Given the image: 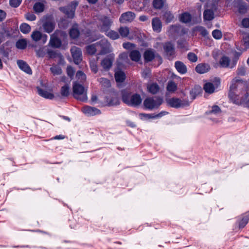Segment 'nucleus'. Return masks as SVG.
I'll return each mask as SVG.
<instances>
[{"mask_svg": "<svg viewBox=\"0 0 249 249\" xmlns=\"http://www.w3.org/2000/svg\"><path fill=\"white\" fill-rule=\"evenodd\" d=\"M36 55L38 57H43L44 56V52L42 49L36 51Z\"/></svg>", "mask_w": 249, "mask_h": 249, "instance_id": "69168bd1", "label": "nucleus"}, {"mask_svg": "<svg viewBox=\"0 0 249 249\" xmlns=\"http://www.w3.org/2000/svg\"><path fill=\"white\" fill-rule=\"evenodd\" d=\"M148 91L151 94H156L160 90V87L157 83H150L147 85Z\"/></svg>", "mask_w": 249, "mask_h": 249, "instance_id": "a878e982", "label": "nucleus"}, {"mask_svg": "<svg viewBox=\"0 0 249 249\" xmlns=\"http://www.w3.org/2000/svg\"><path fill=\"white\" fill-rule=\"evenodd\" d=\"M166 102L169 106L174 108L184 107L190 105V102L187 100H181L176 98L169 99Z\"/></svg>", "mask_w": 249, "mask_h": 249, "instance_id": "0eeeda50", "label": "nucleus"}, {"mask_svg": "<svg viewBox=\"0 0 249 249\" xmlns=\"http://www.w3.org/2000/svg\"><path fill=\"white\" fill-rule=\"evenodd\" d=\"M179 18L181 22L189 23L191 21L192 16L188 12H184L179 16Z\"/></svg>", "mask_w": 249, "mask_h": 249, "instance_id": "393cba45", "label": "nucleus"}, {"mask_svg": "<svg viewBox=\"0 0 249 249\" xmlns=\"http://www.w3.org/2000/svg\"><path fill=\"white\" fill-rule=\"evenodd\" d=\"M164 2V0H154L153 5L155 8L160 9L163 7Z\"/></svg>", "mask_w": 249, "mask_h": 249, "instance_id": "49530a36", "label": "nucleus"}, {"mask_svg": "<svg viewBox=\"0 0 249 249\" xmlns=\"http://www.w3.org/2000/svg\"><path fill=\"white\" fill-rule=\"evenodd\" d=\"M26 18L30 21H34L36 19V16L31 13H27L25 15Z\"/></svg>", "mask_w": 249, "mask_h": 249, "instance_id": "4d7b16f0", "label": "nucleus"}, {"mask_svg": "<svg viewBox=\"0 0 249 249\" xmlns=\"http://www.w3.org/2000/svg\"><path fill=\"white\" fill-rule=\"evenodd\" d=\"M48 53L50 58H54L56 55L55 53L53 51H49Z\"/></svg>", "mask_w": 249, "mask_h": 249, "instance_id": "0e129e2a", "label": "nucleus"}, {"mask_svg": "<svg viewBox=\"0 0 249 249\" xmlns=\"http://www.w3.org/2000/svg\"><path fill=\"white\" fill-rule=\"evenodd\" d=\"M220 83V79L219 78H216L214 83L208 82L205 84L203 89L206 93L212 94L214 92L215 89L218 87Z\"/></svg>", "mask_w": 249, "mask_h": 249, "instance_id": "f8f14e48", "label": "nucleus"}, {"mask_svg": "<svg viewBox=\"0 0 249 249\" xmlns=\"http://www.w3.org/2000/svg\"><path fill=\"white\" fill-rule=\"evenodd\" d=\"M167 114L168 112L166 111H162L160 113L155 115V117H152V118H160Z\"/></svg>", "mask_w": 249, "mask_h": 249, "instance_id": "e2e57ef3", "label": "nucleus"}, {"mask_svg": "<svg viewBox=\"0 0 249 249\" xmlns=\"http://www.w3.org/2000/svg\"><path fill=\"white\" fill-rule=\"evenodd\" d=\"M76 77L77 80L81 83L84 82L86 79V76L85 74L82 71H78L76 74Z\"/></svg>", "mask_w": 249, "mask_h": 249, "instance_id": "79ce46f5", "label": "nucleus"}, {"mask_svg": "<svg viewBox=\"0 0 249 249\" xmlns=\"http://www.w3.org/2000/svg\"><path fill=\"white\" fill-rule=\"evenodd\" d=\"M233 7L236 10V12H237L240 14H245L247 12V5L243 0H234Z\"/></svg>", "mask_w": 249, "mask_h": 249, "instance_id": "9d476101", "label": "nucleus"}, {"mask_svg": "<svg viewBox=\"0 0 249 249\" xmlns=\"http://www.w3.org/2000/svg\"><path fill=\"white\" fill-rule=\"evenodd\" d=\"M204 19L205 20H212L214 18V12L213 9H206L203 13Z\"/></svg>", "mask_w": 249, "mask_h": 249, "instance_id": "cd10ccee", "label": "nucleus"}, {"mask_svg": "<svg viewBox=\"0 0 249 249\" xmlns=\"http://www.w3.org/2000/svg\"><path fill=\"white\" fill-rule=\"evenodd\" d=\"M105 33L107 36L113 40H115L120 38V35L118 33L113 30H108Z\"/></svg>", "mask_w": 249, "mask_h": 249, "instance_id": "2f4dec72", "label": "nucleus"}, {"mask_svg": "<svg viewBox=\"0 0 249 249\" xmlns=\"http://www.w3.org/2000/svg\"><path fill=\"white\" fill-rule=\"evenodd\" d=\"M6 13L0 9V21H3L6 18Z\"/></svg>", "mask_w": 249, "mask_h": 249, "instance_id": "bf43d9fd", "label": "nucleus"}, {"mask_svg": "<svg viewBox=\"0 0 249 249\" xmlns=\"http://www.w3.org/2000/svg\"><path fill=\"white\" fill-rule=\"evenodd\" d=\"M187 57L188 59L192 62H196L197 60V56L193 53H189L187 55Z\"/></svg>", "mask_w": 249, "mask_h": 249, "instance_id": "3c124183", "label": "nucleus"}, {"mask_svg": "<svg viewBox=\"0 0 249 249\" xmlns=\"http://www.w3.org/2000/svg\"><path fill=\"white\" fill-rule=\"evenodd\" d=\"M242 24L244 27L249 28V18H243L242 21Z\"/></svg>", "mask_w": 249, "mask_h": 249, "instance_id": "13d9d810", "label": "nucleus"}, {"mask_svg": "<svg viewBox=\"0 0 249 249\" xmlns=\"http://www.w3.org/2000/svg\"><path fill=\"white\" fill-rule=\"evenodd\" d=\"M237 73L240 75H244L246 73V70L245 67L241 66L237 69Z\"/></svg>", "mask_w": 249, "mask_h": 249, "instance_id": "6e6d98bb", "label": "nucleus"}, {"mask_svg": "<svg viewBox=\"0 0 249 249\" xmlns=\"http://www.w3.org/2000/svg\"><path fill=\"white\" fill-rule=\"evenodd\" d=\"M86 49L87 53L89 54H93L96 52H98L99 53V49L98 47L97 42L88 46Z\"/></svg>", "mask_w": 249, "mask_h": 249, "instance_id": "c85d7f7f", "label": "nucleus"}, {"mask_svg": "<svg viewBox=\"0 0 249 249\" xmlns=\"http://www.w3.org/2000/svg\"><path fill=\"white\" fill-rule=\"evenodd\" d=\"M175 66L178 72L181 74H185L187 72L186 66L181 61L175 62Z\"/></svg>", "mask_w": 249, "mask_h": 249, "instance_id": "5701e85b", "label": "nucleus"}, {"mask_svg": "<svg viewBox=\"0 0 249 249\" xmlns=\"http://www.w3.org/2000/svg\"><path fill=\"white\" fill-rule=\"evenodd\" d=\"M155 56V52L153 50H146L144 53V58L146 62L152 61Z\"/></svg>", "mask_w": 249, "mask_h": 249, "instance_id": "b1692460", "label": "nucleus"}, {"mask_svg": "<svg viewBox=\"0 0 249 249\" xmlns=\"http://www.w3.org/2000/svg\"><path fill=\"white\" fill-rule=\"evenodd\" d=\"M153 29L154 31L159 33L161 29V22L160 19L157 18H153L152 21Z\"/></svg>", "mask_w": 249, "mask_h": 249, "instance_id": "4be33fe9", "label": "nucleus"}, {"mask_svg": "<svg viewBox=\"0 0 249 249\" xmlns=\"http://www.w3.org/2000/svg\"><path fill=\"white\" fill-rule=\"evenodd\" d=\"M139 19L141 21H144L147 19V17L145 16H141L140 17Z\"/></svg>", "mask_w": 249, "mask_h": 249, "instance_id": "774afa93", "label": "nucleus"}, {"mask_svg": "<svg viewBox=\"0 0 249 249\" xmlns=\"http://www.w3.org/2000/svg\"><path fill=\"white\" fill-rule=\"evenodd\" d=\"M40 22L44 32L49 34L54 29L55 24L52 18H44L41 19Z\"/></svg>", "mask_w": 249, "mask_h": 249, "instance_id": "39448f33", "label": "nucleus"}, {"mask_svg": "<svg viewBox=\"0 0 249 249\" xmlns=\"http://www.w3.org/2000/svg\"><path fill=\"white\" fill-rule=\"evenodd\" d=\"M99 54H105L111 51V45L107 40L104 38L97 42Z\"/></svg>", "mask_w": 249, "mask_h": 249, "instance_id": "6e6552de", "label": "nucleus"}, {"mask_svg": "<svg viewBox=\"0 0 249 249\" xmlns=\"http://www.w3.org/2000/svg\"><path fill=\"white\" fill-rule=\"evenodd\" d=\"M150 73V70L149 69H146L142 72V76L143 77H146L148 76Z\"/></svg>", "mask_w": 249, "mask_h": 249, "instance_id": "052dcab7", "label": "nucleus"}, {"mask_svg": "<svg viewBox=\"0 0 249 249\" xmlns=\"http://www.w3.org/2000/svg\"><path fill=\"white\" fill-rule=\"evenodd\" d=\"M210 69L209 65L207 64H200L196 67V71L199 73H204L208 72Z\"/></svg>", "mask_w": 249, "mask_h": 249, "instance_id": "412c9836", "label": "nucleus"}, {"mask_svg": "<svg viewBox=\"0 0 249 249\" xmlns=\"http://www.w3.org/2000/svg\"><path fill=\"white\" fill-rule=\"evenodd\" d=\"M132 45H133V44L129 42L124 43H123V45L124 48L125 49H130L132 47Z\"/></svg>", "mask_w": 249, "mask_h": 249, "instance_id": "680f3d73", "label": "nucleus"}, {"mask_svg": "<svg viewBox=\"0 0 249 249\" xmlns=\"http://www.w3.org/2000/svg\"><path fill=\"white\" fill-rule=\"evenodd\" d=\"M27 46V41L25 39H19L16 42V47L19 49H24Z\"/></svg>", "mask_w": 249, "mask_h": 249, "instance_id": "ea45409f", "label": "nucleus"}, {"mask_svg": "<svg viewBox=\"0 0 249 249\" xmlns=\"http://www.w3.org/2000/svg\"><path fill=\"white\" fill-rule=\"evenodd\" d=\"M212 36L215 39H219L222 37V34L219 30H214L212 32Z\"/></svg>", "mask_w": 249, "mask_h": 249, "instance_id": "8fccbe9b", "label": "nucleus"}, {"mask_svg": "<svg viewBox=\"0 0 249 249\" xmlns=\"http://www.w3.org/2000/svg\"><path fill=\"white\" fill-rule=\"evenodd\" d=\"M197 30L200 33V34L203 36H206L208 35V32L206 29L203 27H198L197 28Z\"/></svg>", "mask_w": 249, "mask_h": 249, "instance_id": "603ef678", "label": "nucleus"}, {"mask_svg": "<svg viewBox=\"0 0 249 249\" xmlns=\"http://www.w3.org/2000/svg\"><path fill=\"white\" fill-rule=\"evenodd\" d=\"M98 81L104 88H108L110 86V81L106 78H101L98 79Z\"/></svg>", "mask_w": 249, "mask_h": 249, "instance_id": "37998d69", "label": "nucleus"}, {"mask_svg": "<svg viewBox=\"0 0 249 249\" xmlns=\"http://www.w3.org/2000/svg\"><path fill=\"white\" fill-rule=\"evenodd\" d=\"M166 88L168 91L174 92L177 89V85L174 82L170 81L168 82Z\"/></svg>", "mask_w": 249, "mask_h": 249, "instance_id": "4c0bfd02", "label": "nucleus"}, {"mask_svg": "<svg viewBox=\"0 0 249 249\" xmlns=\"http://www.w3.org/2000/svg\"><path fill=\"white\" fill-rule=\"evenodd\" d=\"M129 56L132 61L138 62L140 60L141 55L139 51H132L129 54Z\"/></svg>", "mask_w": 249, "mask_h": 249, "instance_id": "7c9ffc66", "label": "nucleus"}, {"mask_svg": "<svg viewBox=\"0 0 249 249\" xmlns=\"http://www.w3.org/2000/svg\"><path fill=\"white\" fill-rule=\"evenodd\" d=\"M78 2L77 1H73L71 4L64 7H60V10L65 14L67 17L72 18L74 16V11Z\"/></svg>", "mask_w": 249, "mask_h": 249, "instance_id": "1a4fd4ad", "label": "nucleus"}, {"mask_svg": "<svg viewBox=\"0 0 249 249\" xmlns=\"http://www.w3.org/2000/svg\"><path fill=\"white\" fill-rule=\"evenodd\" d=\"M99 21L100 23L98 27L101 32L105 33L110 29L112 21L109 18L105 16H101Z\"/></svg>", "mask_w": 249, "mask_h": 249, "instance_id": "423d86ee", "label": "nucleus"}, {"mask_svg": "<svg viewBox=\"0 0 249 249\" xmlns=\"http://www.w3.org/2000/svg\"><path fill=\"white\" fill-rule=\"evenodd\" d=\"M120 37H126L129 34V28L125 26H121L118 29Z\"/></svg>", "mask_w": 249, "mask_h": 249, "instance_id": "c756f323", "label": "nucleus"}, {"mask_svg": "<svg viewBox=\"0 0 249 249\" xmlns=\"http://www.w3.org/2000/svg\"><path fill=\"white\" fill-rule=\"evenodd\" d=\"M135 18V15L132 12H126L121 15L119 20L121 23L132 21Z\"/></svg>", "mask_w": 249, "mask_h": 249, "instance_id": "4468645a", "label": "nucleus"}, {"mask_svg": "<svg viewBox=\"0 0 249 249\" xmlns=\"http://www.w3.org/2000/svg\"><path fill=\"white\" fill-rule=\"evenodd\" d=\"M67 72L68 75L72 78L74 74L75 71L71 66H68L67 68Z\"/></svg>", "mask_w": 249, "mask_h": 249, "instance_id": "864d4df0", "label": "nucleus"}, {"mask_svg": "<svg viewBox=\"0 0 249 249\" xmlns=\"http://www.w3.org/2000/svg\"><path fill=\"white\" fill-rule=\"evenodd\" d=\"M115 78L117 82H122L124 80L125 75L123 71H119L115 72Z\"/></svg>", "mask_w": 249, "mask_h": 249, "instance_id": "72a5a7b5", "label": "nucleus"}, {"mask_svg": "<svg viewBox=\"0 0 249 249\" xmlns=\"http://www.w3.org/2000/svg\"><path fill=\"white\" fill-rule=\"evenodd\" d=\"M201 88L199 87H196L190 91V97L192 100L196 98V96L198 95L201 91Z\"/></svg>", "mask_w": 249, "mask_h": 249, "instance_id": "e433bc0d", "label": "nucleus"}, {"mask_svg": "<svg viewBox=\"0 0 249 249\" xmlns=\"http://www.w3.org/2000/svg\"><path fill=\"white\" fill-rule=\"evenodd\" d=\"M17 64L22 71L28 74H32V70L26 62L23 60H18L17 61Z\"/></svg>", "mask_w": 249, "mask_h": 249, "instance_id": "a211bd4d", "label": "nucleus"}, {"mask_svg": "<svg viewBox=\"0 0 249 249\" xmlns=\"http://www.w3.org/2000/svg\"><path fill=\"white\" fill-rule=\"evenodd\" d=\"M50 71L54 75H60L62 72L61 68L58 65H53L50 68Z\"/></svg>", "mask_w": 249, "mask_h": 249, "instance_id": "c9c22d12", "label": "nucleus"}, {"mask_svg": "<svg viewBox=\"0 0 249 249\" xmlns=\"http://www.w3.org/2000/svg\"><path fill=\"white\" fill-rule=\"evenodd\" d=\"M174 16L170 11H165L163 15V19L167 23L171 22L174 19Z\"/></svg>", "mask_w": 249, "mask_h": 249, "instance_id": "f704fd0d", "label": "nucleus"}, {"mask_svg": "<svg viewBox=\"0 0 249 249\" xmlns=\"http://www.w3.org/2000/svg\"><path fill=\"white\" fill-rule=\"evenodd\" d=\"M163 100L159 97H148L143 101V106L148 109L152 110L158 108L162 103Z\"/></svg>", "mask_w": 249, "mask_h": 249, "instance_id": "7ed1b4c3", "label": "nucleus"}, {"mask_svg": "<svg viewBox=\"0 0 249 249\" xmlns=\"http://www.w3.org/2000/svg\"><path fill=\"white\" fill-rule=\"evenodd\" d=\"M122 99L124 102L132 106H139L142 101L140 95L137 93L134 94L132 95L129 94H124L123 95Z\"/></svg>", "mask_w": 249, "mask_h": 249, "instance_id": "20e7f679", "label": "nucleus"}, {"mask_svg": "<svg viewBox=\"0 0 249 249\" xmlns=\"http://www.w3.org/2000/svg\"><path fill=\"white\" fill-rule=\"evenodd\" d=\"M241 47L244 51H246L249 48V33L243 34Z\"/></svg>", "mask_w": 249, "mask_h": 249, "instance_id": "6ab92c4d", "label": "nucleus"}, {"mask_svg": "<svg viewBox=\"0 0 249 249\" xmlns=\"http://www.w3.org/2000/svg\"><path fill=\"white\" fill-rule=\"evenodd\" d=\"M21 2V0H10V4L13 7H18Z\"/></svg>", "mask_w": 249, "mask_h": 249, "instance_id": "5fc2aeb1", "label": "nucleus"}, {"mask_svg": "<svg viewBox=\"0 0 249 249\" xmlns=\"http://www.w3.org/2000/svg\"><path fill=\"white\" fill-rule=\"evenodd\" d=\"M113 60V57L107 56L101 61V66L105 71H107L111 67Z\"/></svg>", "mask_w": 249, "mask_h": 249, "instance_id": "dca6fc26", "label": "nucleus"}, {"mask_svg": "<svg viewBox=\"0 0 249 249\" xmlns=\"http://www.w3.org/2000/svg\"><path fill=\"white\" fill-rule=\"evenodd\" d=\"M90 67L92 71L96 73L97 72L98 69L97 62L95 60H91L90 61Z\"/></svg>", "mask_w": 249, "mask_h": 249, "instance_id": "09e8293b", "label": "nucleus"}, {"mask_svg": "<svg viewBox=\"0 0 249 249\" xmlns=\"http://www.w3.org/2000/svg\"><path fill=\"white\" fill-rule=\"evenodd\" d=\"M70 35L73 38H75L79 36V31L77 29V25L72 27L70 31Z\"/></svg>", "mask_w": 249, "mask_h": 249, "instance_id": "58836bf2", "label": "nucleus"}, {"mask_svg": "<svg viewBox=\"0 0 249 249\" xmlns=\"http://www.w3.org/2000/svg\"><path fill=\"white\" fill-rule=\"evenodd\" d=\"M56 32L51 36L49 43L53 47L59 48L61 45V41L59 38L56 37Z\"/></svg>", "mask_w": 249, "mask_h": 249, "instance_id": "f3484780", "label": "nucleus"}, {"mask_svg": "<svg viewBox=\"0 0 249 249\" xmlns=\"http://www.w3.org/2000/svg\"><path fill=\"white\" fill-rule=\"evenodd\" d=\"M71 52L74 62L76 64H79L82 60V54L81 49L76 46H73L71 49Z\"/></svg>", "mask_w": 249, "mask_h": 249, "instance_id": "9b49d317", "label": "nucleus"}, {"mask_svg": "<svg viewBox=\"0 0 249 249\" xmlns=\"http://www.w3.org/2000/svg\"><path fill=\"white\" fill-rule=\"evenodd\" d=\"M44 5L41 2H37L34 6V10L37 13L42 12L44 10Z\"/></svg>", "mask_w": 249, "mask_h": 249, "instance_id": "a18cd8bd", "label": "nucleus"}, {"mask_svg": "<svg viewBox=\"0 0 249 249\" xmlns=\"http://www.w3.org/2000/svg\"><path fill=\"white\" fill-rule=\"evenodd\" d=\"M31 37L36 42L42 39L43 43H45L47 40V36L38 31H33L31 34Z\"/></svg>", "mask_w": 249, "mask_h": 249, "instance_id": "ddd939ff", "label": "nucleus"}, {"mask_svg": "<svg viewBox=\"0 0 249 249\" xmlns=\"http://www.w3.org/2000/svg\"><path fill=\"white\" fill-rule=\"evenodd\" d=\"M20 31L23 34H27L31 31V27L27 23H23L20 26Z\"/></svg>", "mask_w": 249, "mask_h": 249, "instance_id": "a19ab883", "label": "nucleus"}, {"mask_svg": "<svg viewBox=\"0 0 249 249\" xmlns=\"http://www.w3.org/2000/svg\"><path fill=\"white\" fill-rule=\"evenodd\" d=\"M163 49L166 54L169 57L172 56L175 53L173 45L171 42H166L163 45Z\"/></svg>", "mask_w": 249, "mask_h": 249, "instance_id": "aec40b11", "label": "nucleus"}, {"mask_svg": "<svg viewBox=\"0 0 249 249\" xmlns=\"http://www.w3.org/2000/svg\"><path fill=\"white\" fill-rule=\"evenodd\" d=\"M37 89L38 94L44 98L52 99L54 97V96L52 93L46 90L42 89L40 88H37Z\"/></svg>", "mask_w": 249, "mask_h": 249, "instance_id": "bb28decb", "label": "nucleus"}, {"mask_svg": "<svg viewBox=\"0 0 249 249\" xmlns=\"http://www.w3.org/2000/svg\"><path fill=\"white\" fill-rule=\"evenodd\" d=\"M60 93L62 96H68L69 94V86L67 85L63 86L61 89Z\"/></svg>", "mask_w": 249, "mask_h": 249, "instance_id": "de8ad7c7", "label": "nucleus"}, {"mask_svg": "<svg viewBox=\"0 0 249 249\" xmlns=\"http://www.w3.org/2000/svg\"><path fill=\"white\" fill-rule=\"evenodd\" d=\"M249 220V214L244 215L242 220L239 222V226L240 228H244L248 223Z\"/></svg>", "mask_w": 249, "mask_h": 249, "instance_id": "c03bdc74", "label": "nucleus"}, {"mask_svg": "<svg viewBox=\"0 0 249 249\" xmlns=\"http://www.w3.org/2000/svg\"><path fill=\"white\" fill-rule=\"evenodd\" d=\"M73 91L75 98L82 102L87 101V91L82 85L76 82L74 83L73 85Z\"/></svg>", "mask_w": 249, "mask_h": 249, "instance_id": "f03ea898", "label": "nucleus"}, {"mask_svg": "<svg viewBox=\"0 0 249 249\" xmlns=\"http://www.w3.org/2000/svg\"><path fill=\"white\" fill-rule=\"evenodd\" d=\"M221 109L220 108V107L218 106L214 105V106H212L211 107V109L207 111L206 112V113L207 115L213 114V115H217L220 114L221 113Z\"/></svg>", "mask_w": 249, "mask_h": 249, "instance_id": "473e14b6", "label": "nucleus"}, {"mask_svg": "<svg viewBox=\"0 0 249 249\" xmlns=\"http://www.w3.org/2000/svg\"><path fill=\"white\" fill-rule=\"evenodd\" d=\"M82 111L88 116H93L100 113V111L98 109L88 106L84 107L82 108Z\"/></svg>", "mask_w": 249, "mask_h": 249, "instance_id": "2eb2a0df", "label": "nucleus"}, {"mask_svg": "<svg viewBox=\"0 0 249 249\" xmlns=\"http://www.w3.org/2000/svg\"><path fill=\"white\" fill-rule=\"evenodd\" d=\"M238 80H235V79H233V80L232 81V85L230 87V89H234L236 88V86L234 84V83L237 82Z\"/></svg>", "mask_w": 249, "mask_h": 249, "instance_id": "338daca9", "label": "nucleus"}, {"mask_svg": "<svg viewBox=\"0 0 249 249\" xmlns=\"http://www.w3.org/2000/svg\"><path fill=\"white\" fill-rule=\"evenodd\" d=\"M241 54V53L235 52L234 54V57L231 60H230L228 56H223L220 58L219 64L222 67L232 69L236 66Z\"/></svg>", "mask_w": 249, "mask_h": 249, "instance_id": "f257e3e1", "label": "nucleus"}]
</instances>
